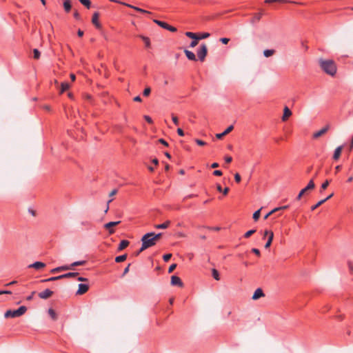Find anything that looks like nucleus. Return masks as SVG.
<instances>
[{
  "instance_id": "obj_1",
  "label": "nucleus",
  "mask_w": 353,
  "mask_h": 353,
  "mask_svg": "<svg viewBox=\"0 0 353 353\" xmlns=\"http://www.w3.org/2000/svg\"><path fill=\"white\" fill-rule=\"evenodd\" d=\"M319 65L322 70L326 74L334 76L336 72V65L334 61L331 59H323L319 60Z\"/></svg>"
},
{
  "instance_id": "obj_2",
  "label": "nucleus",
  "mask_w": 353,
  "mask_h": 353,
  "mask_svg": "<svg viewBox=\"0 0 353 353\" xmlns=\"http://www.w3.org/2000/svg\"><path fill=\"white\" fill-rule=\"evenodd\" d=\"M153 232H148L144 234L141 238L142 250H146L156 245L154 239L152 237Z\"/></svg>"
},
{
  "instance_id": "obj_3",
  "label": "nucleus",
  "mask_w": 353,
  "mask_h": 353,
  "mask_svg": "<svg viewBox=\"0 0 353 353\" xmlns=\"http://www.w3.org/2000/svg\"><path fill=\"white\" fill-rule=\"evenodd\" d=\"M27 310V307L26 306H21L17 310H7L4 314L6 318H15L19 317L23 315Z\"/></svg>"
},
{
  "instance_id": "obj_4",
  "label": "nucleus",
  "mask_w": 353,
  "mask_h": 353,
  "mask_svg": "<svg viewBox=\"0 0 353 353\" xmlns=\"http://www.w3.org/2000/svg\"><path fill=\"white\" fill-rule=\"evenodd\" d=\"M315 187V184L314 182V179H311L309 181L308 184L303 189H302L300 192L299 193L298 196H296V200H300L303 195L307 192L308 190H313Z\"/></svg>"
},
{
  "instance_id": "obj_5",
  "label": "nucleus",
  "mask_w": 353,
  "mask_h": 353,
  "mask_svg": "<svg viewBox=\"0 0 353 353\" xmlns=\"http://www.w3.org/2000/svg\"><path fill=\"white\" fill-rule=\"evenodd\" d=\"M208 53V48L205 43L201 45L200 48L197 51V56L201 61H203Z\"/></svg>"
},
{
  "instance_id": "obj_6",
  "label": "nucleus",
  "mask_w": 353,
  "mask_h": 353,
  "mask_svg": "<svg viewBox=\"0 0 353 353\" xmlns=\"http://www.w3.org/2000/svg\"><path fill=\"white\" fill-rule=\"evenodd\" d=\"M153 21L154 23H155L156 24H157L158 26H159L160 27L165 29V30H168L170 32H176L177 30L175 27H173V26H170L169 24H168L167 23L164 22V21H160V20H158V19H153Z\"/></svg>"
},
{
  "instance_id": "obj_7",
  "label": "nucleus",
  "mask_w": 353,
  "mask_h": 353,
  "mask_svg": "<svg viewBox=\"0 0 353 353\" xmlns=\"http://www.w3.org/2000/svg\"><path fill=\"white\" fill-rule=\"evenodd\" d=\"M88 290H89L88 285L84 284V283H80V284H79V288H78V290L77 291L76 294L77 295H81V294H83L85 292H87Z\"/></svg>"
},
{
  "instance_id": "obj_8",
  "label": "nucleus",
  "mask_w": 353,
  "mask_h": 353,
  "mask_svg": "<svg viewBox=\"0 0 353 353\" xmlns=\"http://www.w3.org/2000/svg\"><path fill=\"white\" fill-rule=\"evenodd\" d=\"M171 285H176V286H179L181 288L183 286V283L181 279L179 276H175V275H173L171 277Z\"/></svg>"
},
{
  "instance_id": "obj_9",
  "label": "nucleus",
  "mask_w": 353,
  "mask_h": 353,
  "mask_svg": "<svg viewBox=\"0 0 353 353\" xmlns=\"http://www.w3.org/2000/svg\"><path fill=\"white\" fill-rule=\"evenodd\" d=\"M120 223V221H111L109 223H107L104 225V228L105 229L109 230L110 234H113L114 232V230L112 229V227L116 226Z\"/></svg>"
},
{
  "instance_id": "obj_10",
  "label": "nucleus",
  "mask_w": 353,
  "mask_h": 353,
  "mask_svg": "<svg viewBox=\"0 0 353 353\" xmlns=\"http://www.w3.org/2000/svg\"><path fill=\"white\" fill-rule=\"evenodd\" d=\"M53 294V292L49 289H46L39 293L38 296L42 299H47Z\"/></svg>"
},
{
  "instance_id": "obj_11",
  "label": "nucleus",
  "mask_w": 353,
  "mask_h": 353,
  "mask_svg": "<svg viewBox=\"0 0 353 353\" xmlns=\"http://www.w3.org/2000/svg\"><path fill=\"white\" fill-rule=\"evenodd\" d=\"M268 234L269 235V236H268V241L266 242V243L265 245V248H268L270 246V245L272 242V240H273V237H274V233L272 231L265 230L264 236H266Z\"/></svg>"
},
{
  "instance_id": "obj_12",
  "label": "nucleus",
  "mask_w": 353,
  "mask_h": 353,
  "mask_svg": "<svg viewBox=\"0 0 353 353\" xmlns=\"http://www.w3.org/2000/svg\"><path fill=\"white\" fill-rule=\"evenodd\" d=\"M124 6H127V7H129L130 8H132L134 9V10L139 12H141V13H143V14H152L151 12L150 11H148L146 10H144V9H142V8H140L139 7H137V6H132L131 4H128V3H123Z\"/></svg>"
},
{
  "instance_id": "obj_13",
  "label": "nucleus",
  "mask_w": 353,
  "mask_h": 353,
  "mask_svg": "<svg viewBox=\"0 0 353 353\" xmlns=\"http://www.w3.org/2000/svg\"><path fill=\"white\" fill-rule=\"evenodd\" d=\"M234 129V126L232 125H230L228 126L222 133L216 134V137L217 139H222L224 136L229 134L232 130Z\"/></svg>"
},
{
  "instance_id": "obj_14",
  "label": "nucleus",
  "mask_w": 353,
  "mask_h": 353,
  "mask_svg": "<svg viewBox=\"0 0 353 353\" xmlns=\"http://www.w3.org/2000/svg\"><path fill=\"white\" fill-rule=\"evenodd\" d=\"M71 270V265H65L60 267L55 268L52 270H51V273H57L61 271H65V270Z\"/></svg>"
},
{
  "instance_id": "obj_15",
  "label": "nucleus",
  "mask_w": 353,
  "mask_h": 353,
  "mask_svg": "<svg viewBox=\"0 0 353 353\" xmlns=\"http://www.w3.org/2000/svg\"><path fill=\"white\" fill-rule=\"evenodd\" d=\"M264 296H265V294L263 293L262 289L257 288L252 295V299L257 300L259 298L263 297Z\"/></svg>"
},
{
  "instance_id": "obj_16",
  "label": "nucleus",
  "mask_w": 353,
  "mask_h": 353,
  "mask_svg": "<svg viewBox=\"0 0 353 353\" xmlns=\"http://www.w3.org/2000/svg\"><path fill=\"white\" fill-rule=\"evenodd\" d=\"M44 267H46V264L44 263L40 262V261H36V262L28 265L29 268H34L36 270H39Z\"/></svg>"
},
{
  "instance_id": "obj_17",
  "label": "nucleus",
  "mask_w": 353,
  "mask_h": 353,
  "mask_svg": "<svg viewBox=\"0 0 353 353\" xmlns=\"http://www.w3.org/2000/svg\"><path fill=\"white\" fill-rule=\"evenodd\" d=\"M99 13L98 12H94L92 15V23L95 26L96 28H101V24L99 22Z\"/></svg>"
},
{
  "instance_id": "obj_18",
  "label": "nucleus",
  "mask_w": 353,
  "mask_h": 353,
  "mask_svg": "<svg viewBox=\"0 0 353 353\" xmlns=\"http://www.w3.org/2000/svg\"><path fill=\"white\" fill-rule=\"evenodd\" d=\"M291 115L292 111L287 106H285L283 110L282 120L283 121H286Z\"/></svg>"
},
{
  "instance_id": "obj_19",
  "label": "nucleus",
  "mask_w": 353,
  "mask_h": 353,
  "mask_svg": "<svg viewBox=\"0 0 353 353\" xmlns=\"http://www.w3.org/2000/svg\"><path fill=\"white\" fill-rule=\"evenodd\" d=\"M327 130H328V126H325V127L323 128L321 130H320L319 131H317L315 133H314L313 137L314 139H317V138L320 137L321 136H322L323 134H324Z\"/></svg>"
},
{
  "instance_id": "obj_20",
  "label": "nucleus",
  "mask_w": 353,
  "mask_h": 353,
  "mask_svg": "<svg viewBox=\"0 0 353 353\" xmlns=\"http://www.w3.org/2000/svg\"><path fill=\"white\" fill-rule=\"evenodd\" d=\"M184 52H185V55H186L187 58H188L189 60H190V61H196V56H195V54H194L192 52H191V51H190V50H184Z\"/></svg>"
},
{
  "instance_id": "obj_21",
  "label": "nucleus",
  "mask_w": 353,
  "mask_h": 353,
  "mask_svg": "<svg viewBox=\"0 0 353 353\" xmlns=\"http://www.w3.org/2000/svg\"><path fill=\"white\" fill-rule=\"evenodd\" d=\"M342 149H343V146H341V145L337 147L335 149L334 152V155H333V159L334 160L339 159V158L340 157V155L341 154Z\"/></svg>"
},
{
  "instance_id": "obj_22",
  "label": "nucleus",
  "mask_w": 353,
  "mask_h": 353,
  "mask_svg": "<svg viewBox=\"0 0 353 353\" xmlns=\"http://www.w3.org/2000/svg\"><path fill=\"white\" fill-rule=\"evenodd\" d=\"M261 17H262L261 12L255 13L251 19V23L254 24V23L259 22L261 20Z\"/></svg>"
},
{
  "instance_id": "obj_23",
  "label": "nucleus",
  "mask_w": 353,
  "mask_h": 353,
  "mask_svg": "<svg viewBox=\"0 0 353 353\" xmlns=\"http://www.w3.org/2000/svg\"><path fill=\"white\" fill-rule=\"evenodd\" d=\"M170 225V221H166L165 222L161 224L155 225L154 228L157 229H166L169 227Z\"/></svg>"
},
{
  "instance_id": "obj_24",
  "label": "nucleus",
  "mask_w": 353,
  "mask_h": 353,
  "mask_svg": "<svg viewBox=\"0 0 353 353\" xmlns=\"http://www.w3.org/2000/svg\"><path fill=\"white\" fill-rule=\"evenodd\" d=\"M130 242L128 240H122L118 247V250L121 251L128 246Z\"/></svg>"
},
{
  "instance_id": "obj_25",
  "label": "nucleus",
  "mask_w": 353,
  "mask_h": 353,
  "mask_svg": "<svg viewBox=\"0 0 353 353\" xmlns=\"http://www.w3.org/2000/svg\"><path fill=\"white\" fill-rule=\"evenodd\" d=\"M61 279H67V278H74L79 276L78 272H68L64 274H61Z\"/></svg>"
},
{
  "instance_id": "obj_26",
  "label": "nucleus",
  "mask_w": 353,
  "mask_h": 353,
  "mask_svg": "<svg viewBox=\"0 0 353 353\" xmlns=\"http://www.w3.org/2000/svg\"><path fill=\"white\" fill-rule=\"evenodd\" d=\"M139 37L143 40V41L145 43V46L146 48L150 47V40L148 37H145L143 35H139Z\"/></svg>"
},
{
  "instance_id": "obj_27",
  "label": "nucleus",
  "mask_w": 353,
  "mask_h": 353,
  "mask_svg": "<svg viewBox=\"0 0 353 353\" xmlns=\"http://www.w3.org/2000/svg\"><path fill=\"white\" fill-rule=\"evenodd\" d=\"M63 7L65 12H69L71 10V3L69 0H65L63 2Z\"/></svg>"
},
{
  "instance_id": "obj_28",
  "label": "nucleus",
  "mask_w": 353,
  "mask_h": 353,
  "mask_svg": "<svg viewBox=\"0 0 353 353\" xmlns=\"http://www.w3.org/2000/svg\"><path fill=\"white\" fill-rule=\"evenodd\" d=\"M331 180H328L327 179L325 182H323L322 184H321V189H320V192L322 193L323 190H325V189H327V188L328 187V185H330V183Z\"/></svg>"
},
{
  "instance_id": "obj_29",
  "label": "nucleus",
  "mask_w": 353,
  "mask_h": 353,
  "mask_svg": "<svg viewBox=\"0 0 353 353\" xmlns=\"http://www.w3.org/2000/svg\"><path fill=\"white\" fill-rule=\"evenodd\" d=\"M70 88V85L67 82H63L61 85V93H63L65 91L68 90Z\"/></svg>"
},
{
  "instance_id": "obj_30",
  "label": "nucleus",
  "mask_w": 353,
  "mask_h": 353,
  "mask_svg": "<svg viewBox=\"0 0 353 353\" xmlns=\"http://www.w3.org/2000/svg\"><path fill=\"white\" fill-rule=\"evenodd\" d=\"M185 34L186 37L191 38L192 39L199 40V38H198V36L194 32H186Z\"/></svg>"
},
{
  "instance_id": "obj_31",
  "label": "nucleus",
  "mask_w": 353,
  "mask_h": 353,
  "mask_svg": "<svg viewBox=\"0 0 353 353\" xmlns=\"http://www.w3.org/2000/svg\"><path fill=\"white\" fill-rule=\"evenodd\" d=\"M60 279H62L61 275L57 276H52V277H50V278H48L46 279H43L41 281V282L54 281H57V280H60Z\"/></svg>"
},
{
  "instance_id": "obj_32",
  "label": "nucleus",
  "mask_w": 353,
  "mask_h": 353,
  "mask_svg": "<svg viewBox=\"0 0 353 353\" xmlns=\"http://www.w3.org/2000/svg\"><path fill=\"white\" fill-rule=\"evenodd\" d=\"M212 275L213 278L215 280H216V281H219L220 280L219 272L216 269H212Z\"/></svg>"
},
{
  "instance_id": "obj_33",
  "label": "nucleus",
  "mask_w": 353,
  "mask_h": 353,
  "mask_svg": "<svg viewBox=\"0 0 353 353\" xmlns=\"http://www.w3.org/2000/svg\"><path fill=\"white\" fill-rule=\"evenodd\" d=\"M326 201V199H322L321 201H319L316 204L312 205L311 207V210L312 211H314L317 208H319V206H321L322 204H323Z\"/></svg>"
},
{
  "instance_id": "obj_34",
  "label": "nucleus",
  "mask_w": 353,
  "mask_h": 353,
  "mask_svg": "<svg viewBox=\"0 0 353 353\" xmlns=\"http://www.w3.org/2000/svg\"><path fill=\"white\" fill-rule=\"evenodd\" d=\"M126 258H127V254L120 255L115 258V261L117 263H121V262L124 261L126 259Z\"/></svg>"
},
{
  "instance_id": "obj_35",
  "label": "nucleus",
  "mask_w": 353,
  "mask_h": 353,
  "mask_svg": "<svg viewBox=\"0 0 353 353\" xmlns=\"http://www.w3.org/2000/svg\"><path fill=\"white\" fill-rule=\"evenodd\" d=\"M86 263V261H75L74 263H72L70 265H71V270L73 268V267L74 266H78V265H83Z\"/></svg>"
},
{
  "instance_id": "obj_36",
  "label": "nucleus",
  "mask_w": 353,
  "mask_h": 353,
  "mask_svg": "<svg viewBox=\"0 0 353 353\" xmlns=\"http://www.w3.org/2000/svg\"><path fill=\"white\" fill-rule=\"evenodd\" d=\"M274 53V50H265L263 51V55L265 57H269L273 55Z\"/></svg>"
},
{
  "instance_id": "obj_37",
  "label": "nucleus",
  "mask_w": 353,
  "mask_h": 353,
  "mask_svg": "<svg viewBox=\"0 0 353 353\" xmlns=\"http://www.w3.org/2000/svg\"><path fill=\"white\" fill-rule=\"evenodd\" d=\"M87 8H90L91 6V1L90 0H79Z\"/></svg>"
},
{
  "instance_id": "obj_38",
  "label": "nucleus",
  "mask_w": 353,
  "mask_h": 353,
  "mask_svg": "<svg viewBox=\"0 0 353 353\" xmlns=\"http://www.w3.org/2000/svg\"><path fill=\"white\" fill-rule=\"evenodd\" d=\"M260 214H261V209L256 210V212H254L253 214V219L254 221H257L259 217H260Z\"/></svg>"
},
{
  "instance_id": "obj_39",
  "label": "nucleus",
  "mask_w": 353,
  "mask_h": 353,
  "mask_svg": "<svg viewBox=\"0 0 353 353\" xmlns=\"http://www.w3.org/2000/svg\"><path fill=\"white\" fill-rule=\"evenodd\" d=\"M256 232V230H250L244 234L245 238H249L252 234Z\"/></svg>"
},
{
  "instance_id": "obj_40",
  "label": "nucleus",
  "mask_w": 353,
  "mask_h": 353,
  "mask_svg": "<svg viewBox=\"0 0 353 353\" xmlns=\"http://www.w3.org/2000/svg\"><path fill=\"white\" fill-rule=\"evenodd\" d=\"M33 54H34V58L35 59H39V57H40V55H41V53L39 51V50L37 49H34L33 50Z\"/></svg>"
},
{
  "instance_id": "obj_41",
  "label": "nucleus",
  "mask_w": 353,
  "mask_h": 353,
  "mask_svg": "<svg viewBox=\"0 0 353 353\" xmlns=\"http://www.w3.org/2000/svg\"><path fill=\"white\" fill-rule=\"evenodd\" d=\"M151 92V89L150 87L145 88L143 92V94L144 97H148L150 95Z\"/></svg>"
},
{
  "instance_id": "obj_42",
  "label": "nucleus",
  "mask_w": 353,
  "mask_h": 353,
  "mask_svg": "<svg viewBox=\"0 0 353 353\" xmlns=\"http://www.w3.org/2000/svg\"><path fill=\"white\" fill-rule=\"evenodd\" d=\"M210 37V34L208 32H203L201 33L199 36H198V38L200 39H206Z\"/></svg>"
},
{
  "instance_id": "obj_43",
  "label": "nucleus",
  "mask_w": 353,
  "mask_h": 353,
  "mask_svg": "<svg viewBox=\"0 0 353 353\" xmlns=\"http://www.w3.org/2000/svg\"><path fill=\"white\" fill-rule=\"evenodd\" d=\"M161 236H162L161 233L155 234L154 232H153L152 237L154 239V241L157 243V241L160 239Z\"/></svg>"
},
{
  "instance_id": "obj_44",
  "label": "nucleus",
  "mask_w": 353,
  "mask_h": 353,
  "mask_svg": "<svg viewBox=\"0 0 353 353\" xmlns=\"http://www.w3.org/2000/svg\"><path fill=\"white\" fill-rule=\"evenodd\" d=\"M48 313L53 319H56L57 315L55 312L52 309H49Z\"/></svg>"
},
{
  "instance_id": "obj_45",
  "label": "nucleus",
  "mask_w": 353,
  "mask_h": 353,
  "mask_svg": "<svg viewBox=\"0 0 353 353\" xmlns=\"http://www.w3.org/2000/svg\"><path fill=\"white\" fill-rule=\"evenodd\" d=\"M172 257V254H166L163 256V261L168 262Z\"/></svg>"
},
{
  "instance_id": "obj_46",
  "label": "nucleus",
  "mask_w": 353,
  "mask_h": 353,
  "mask_svg": "<svg viewBox=\"0 0 353 353\" xmlns=\"http://www.w3.org/2000/svg\"><path fill=\"white\" fill-rule=\"evenodd\" d=\"M234 180L236 183H240L241 180V177L239 173H236L234 174Z\"/></svg>"
},
{
  "instance_id": "obj_47",
  "label": "nucleus",
  "mask_w": 353,
  "mask_h": 353,
  "mask_svg": "<svg viewBox=\"0 0 353 353\" xmlns=\"http://www.w3.org/2000/svg\"><path fill=\"white\" fill-rule=\"evenodd\" d=\"M276 212H277V209H273L264 216V219H267L271 214Z\"/></svg>"
},
{
  "instance_id": "obj_48",
  "label": "nucleus",
  "mask_w": 353,
  "mask_h": 353,
  "mask_svg": "<svg viewBox=\"0 0 353 353\" xmlns=\"http://www.w3.org/2000/svg\"><path fill=\"white\" fill-rule=\"evenodd\" d=\"M195 142L199 145H201V146H203V145H206V143L202 140H200V139H196L195 140Z\"/></svg>"
},
{
  "instance_id": "obj_49",
  "label": "nucleus",
  "mask_w": 353,
  "mask_h": 353,
  "mask_svg": "<svg viewBox=\"0 0 353 353\" xmlns=\"http://www.w3.org/2000/svg\"><path fill=\"white\" fill-rule=\"evenodd\" d=\"M230 41V39L228 38H225V37H223V38H221L220 39V41L223 43V44H228V42Z\"/></svg>"
},
{
  "instance_id": "obj_50",
  "label": "nucleus",
  "mask_w": 353,
  "mask_h": 353,
  "mask_svg": "<svg viewBox=\"0 0 353 353\" xmlns=\"http://www.w3.org/2000/svg\"><path fill=\"white\" fill-rule=\"evenodd\" d=\"M172 120L175 125H179L178 118L176 116H174V114L172 115Z\"/></svg>"
},
{
  "instance_id": "obj_51",
  "label": "nucleus",
  "mask_w": 353,
  "mask_h": 353,
  "mask_svg": "<svg viewBox=\"0 0 353 353\" xmlns=\"http://www.w3.org/2000/svg\"><path fill=\"white\" fill-rule=\"evenodd\" d=\"M214 176H220L223 174V172L219 170H216L213 172Z\"/></svg>"
},
{
  "instance_id": "obj_52",
  "label": "nucleus",
  "mask_w": 353,
  "mask_h": 353,
  "mask_svg": "<svg viewBox=\"0 0 353 353\" xmlns=\"http://www.w3.org/2000/svg\"><path fill=\"white\" fill-rule=\"evenodd\" d=\"M176 264L174 263V264H172L170 267H169V269H168V272L169 273H171L174 271V270L176 268Z\"/></svg>"
},
{
  "instance_id": "obj_53",
  "label": "nucleus",
  "mask_w": 353,
  "mask_h": 353,
  "mask_svg": "<svg viewBox=\"0 0 353 353\" xmlns=\"http://www.w3.org/2000/svg\"><path fill=\"white\" fill-rule=\"evenodd\" d=\"M144 119L148 123H152L153 122L152 118L150 116L145 115Z\"/></svg>"
},
{
  "instance_id": "obj_54",
  "label": "nucleus",
  "mask_w": 353,
  "mask_h": 353,
  "mask_svg": "<svg viewBox=\"0 0 353 353\" xmlns=\"http://www.w3.org/2000/svg\"><path fill=\"white\" fill-rule=\"evenodd\" d=\"M199 40L193 39L192 42L190 43V47L194 48L195 47L198 43Z\"/></svg>"
},
{
  "instance_id": "obj_55",
  "label": "nucleus",
  "mask_w": 353,
  "mask_h": 353,
  "mask_svg": "<svg viewBox=\"0 0 353 353\" xmlns=\"http://www.w3.org/2000/svg\"><path fill=\"white\" fill-rule=\"evenodd\" d=\"M159 142L161 143V144H163L165 146H168V142L165 139H159Z\"/></svg>"
},
{
  "instance_id": "obj_56",
  "label": "nucleus",
  "mask_w": 353,
  "mask_h": 353,
  "mask_svg": "<svg viewBox=\"0 0 353 353\" xmlns=\"http://www.w3.org/2000/svg\"><path fill=\"white\" fill-rule=\"evenodd\" d=\"M12 292L10 290H0V295L1 294H11Z\"/></svg>"
},
{
  "instance_id": "obj_57",
  "label": "nucleus",
  "mask_w": 353,
  "mask_h": 353,
  "mask_svg": "<svg viewBox=\"0 0 353 353\" xmlns=\"http://www.w3.org/2000/svg\"><path fill=\"white\" fill-rule=\"evenodd\" d=\"M232 161V158L230 157V156H226L225 157V161L227 163H231Z\"/></svg>"
},
{
  "instance_id": "obj_58",
  "label": "nucleus",
  "mask_w": 353,
  "mask_h": 353,
  "mask_svg": "<svg viewBox=\"0 0 353 353\" xmlns=\"http://www.w3.org/2000/svg\"><path fill=\"white\" fill-rule=\"evenodd\" d=\"M348 267L350 273H353V263L350 261L348 262Z\"/></svg>"
},
{
  "instance_id": "obj_59",
  "label": "nucleus",
  "mask_w": 353,
  "mask_h": 353,
  "mask_svg": "<svg viewBox=\"0 0 353 353\" xmlns=\"http://www.w3.org/2000/svg\"><path fill=\"white\" fill-rule=\"evenodd\" d=\"M252 252L253 253H254L255 254L258 255V256H260V251L259 249L257 248H252Z\"/></svg>"
},
{
  "instance_id": "obj_60",
  "label": "nucleus",
  "mask_w": 353,
  "mask_h": 353,
  "mask_svg": "<svg viewBox=\"0 0 353 353\" xmlns=\"http://www.w3.org/2000/svg\"><path fill=\"white\" fill-rule=\"evenodd\" d=\"M34 294H35V292L34 291L32 292L30 295H29V296H28L26 297V300L27 301H31L33 299V296H34Z\"/></svg>"
},
{
  "instance_id": "obj_61",
  "label": "nucleus",
  "mask_w": 353,
  "mask_h": 353,
  "mask_svg": "<svg viewBox=\"0 0 353 353\" xmlns=\"http://www.w3.org/2000/svg\"><path fill=\"white\" fill-rule=\"evenodd\" d=\"M177 133L181 137L184 136V132H183V130L181 128H178L177 129Z\"/></svg>"
},
{
  "instance_id": "obj_62",
  "label": "nucleus",
  "mask_w": 353,
  "mask_h": 353,
  "mask_svg": "<svg viewBox=\"0 0 353 353\" xmlns=\"http://www.w3.org/2000/svg\"><path fill=\"white\" fill-rule=\"evenodd\" d=\"M130 264H129L123 270V276H124L125 274H126L128 272H129V269H130Z\"/></svg>"
},
{
  "instance_id": "obj_63",
  "label": "nucleus",
  "mask_w": 353,
  "mask_h": 353,
  "mask_svg": "<svg viewBox=\"0 0 353 353\" xmlns=\"http://www.w3.org/2000/svg\"><path fill=\"white\" fill-rule=\"evenodd\" d=\"M77 281H88V279L82 276H78Z\"/></svg>"
},
{
  "instance_id": "obj_64",
  "label": "nucleus",
  "mask_w": 353,
  "mask_h": 353,
  "mask_svg": "<svg viewBox=\"0 0 353 353\" xmlns=\"http://www.w3.org/2000/svg\"><path fill=\"white\" fill-rule=\"evenodd\" d=\"M133 100L136 102H141L142 99L140 96H137L134 98Z\"/></svg>"
}]
</instances>
